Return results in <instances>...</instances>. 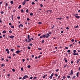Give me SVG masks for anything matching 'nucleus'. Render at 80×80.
I'll list each match as a JSON object with an SVG mask.
<instances>
[{
    "instance_id": "f257e3e1",
    "label": "nucleus",
    "mask_w": 80,
    "mask_h": 80,
    "mask_svg": "<svg viewBox=\"0 0 80 80\" xmlns=\"http://www.w3.org/2000/svg\"><path fill=\"white\" fill-rule=\"evenodd\" d=\"M28 39H26L24 41V42H27L28 43H30V42L32 41V40H34V39L33 38H30V35H28L27 37Z\"/></svg>"
},
{
    "instance_id": "f03ea898",
    "label": "nucleus",
    "mask_w": 80,
    "mask_h": 80,
    "mask_svg": "<svg viewBox=\"0 0 80 80\" xmlns=\"http://www.w3.org/2000/svg\"><path fill=\"white\" fill-rule=\"evenodd\" d=\"M27 78H28V75H25L22 78L23 80H25V79H26Z\"/></svg>"
},
{
    "instance_id": "7ed1b4c3",
    "label": "nucleus",
    "mask_w": 80,
    "mask_h": 80,
    "mask_svg": "<svg viewBox=\"0 0 80 80\" xmlns=\"http://www.w3.org/2000/svg\"><path fill=\"white\" fill-rule=\"evenodd\" d=\"M26 3V0H24L22 2V5H24Z\"/></svg>"
},
{
    "instance_id": "20e7f679",
    "label": "nucleus",
    "mask_w": 80,
    "mask_h": 80,
    "mask_svg": "<svg viewBox=\"0 0 80 80\" xmlns=\"http://www.w3.org/2000/svg\"><path fill=\"white\" fill-rule=\"evenodd\" d=\"M9 37V38H12V39L13 38H14V36H12V35L11 36H8Z\"/></svg>"
},
{
    "instance_id": "39448f33",
    "label": "nucleus",
    "mask_w": 80,
    "mask_h": 80,
    "mask_svg": "<svg viewBox=\"0 0 80 80\" xmlns=\"http://www.w3.org/2000/svg\"><path fill=\"white\" fill-rule=\"evenodd\" d=\"M22 51H20L18 50L16 51V53H17V54H18V53H20V52H22Z\"/></svg>"
},
{
    "instance_id": "423d86ee",
    "label": "nucleus",
    "mask_w": 80,
    "mask_h": 80,
    "mask_svg": "<svg viewBox=\"0 0 80 80\" xmlns=\"http://www.w3.org/2000/svg\"><path fill=\"white\" fill-rule=\"evenodd\" d=\"M74 55H78V53H73Z\"/></svg>"
},
{
    "instance_id": "0eeeda50",
    "label": "nucleus",
    "mask_w": 80,
    "mask_h": 80,
    "mask_svg": "<svg viewBox=\"0 0 80 80\" xmlns=\"http://www.w3.org/2000/svg\"><path fill=\"white\" fill-rule=\"evenodd\" d=\"M49 12L50 13H52V10H48L46 12Z\"/></svg>"
},
{
    "instance_id": "6e6552de",
    "label": "nucleus",
    "mask_w": 80,
    "mask_h": 80,
    "mask_svg": "<svg viewBox=\"0 0 80 80\" xmlns=\"http://www.w3.org/2000/svg\"><path fill=\"white\" fill-rule=\"evenodd\" d=\"M80 62V59H78L77 62V63H79V62Z\"/></svg>"
},
{
    "instance_id": "1a4fd4ad",
    "label": "nucleus",
    "mask_w": 80,
    "mask_h": 80,
    "mask_svg": "<svg viewBox=\"0 0 80 80\" xmlns=\"http://www.w3.org/2000/svg\"><path fill=\"white\" fill-rule=\"evenodd\" d=\"M78 73H79V72H78L76 74V75L77 77H78Z\"/></svg>"
},
{
    "instance_id": "9d476101",
    "label": "nucleus",
    "mask_w": 80,
    "mask_h": 80,
    "mask_svg": "<svg viewBox=\"0 0 80 80\" xmlns=\"http://www.w3.org/2000/svg\"><path fill=\"white\" fill-rule=\"evenodd\" d=\"M11 17H12V21H13V15H12Z\"/></svg>"
},
{
    "instance_id": "9b49d317",
    "label": "nucleus",
    "mask_w": 80,
    "mask_h": 80,
    "mask_svg": "<svg viewBox=\"0 0 80 80\" xmlns=\"http://www.w3.org/2000/svg\"><path fill=\"white\" fill-rule=\"evenodd\" d=\"M76 52H77V51H76V50H73V53H76Z\"/></svg>"
},
{
    "instance_id": "f8f14e48",
    "label": "nucleus",
    "mask_w": 80,
    "mask_h": 80,
    "mask_svg": "<svg viewBox=\"0 0 80 80\" xmlns=\"http://www.w3.org/2000/svg\"><path fill=\"white\" fill-rule=\"evenodd\" d=\"M42 37H43V38H45V37H46V35L44 34V35H42Z\"/></svg>"
},
{
    "instance_id": "ddd939ff",
    "label": "nucleus",
    "mask_w": 80,
    "mask_h": 80,
    "mask_svg": "<svg viewBox=\"0 0 80 80\" xmlns=\"http://www.w3.org/2000/svg\"><path fill=\"white\" fill-rule=\"evenodd\" d=\"M64 60H65V62H67L68 61L67 60V59H66V58H65L64 59Z\"/></svg>"
},
{
    "instance_id": "4468645a",
    "label": "nucleus",
    "mask_w": 80,
    "mask_h": 80,
    "mask_svg": "<svg viewBox=\"0 0 80 80\" xmlns=\"http://www.w3.org/2000/svg\"><path fill=\"white\" fill-rule=\"evenodd\" d=\"M11 28H14V27L13 26L11 25Z\"/></svg>"
},
{
    "instance_id": "2eb2a0df",
    "label": "nucleus",
    "mask_w": 80,
    "mask_h": 80,
    "mask_svg": "<svg viewBox=\"0 0 80 80\" xmlns=\"http://www.w3.org/2000/svg\"><path fill=\"white\" fill-rule=\"evenodd\" d=\"M71 73H72V74H73V72L72 71V70H71Z\"/></svg>"
},
{
    "instance_id": "dca6fc26",
    "label": "nucleus",
    "mask_w": 80,
    "mask_h": 80,
    "mask_svg": "<svg viewBox=\"0 0 80 80\" xmlns=\"http://www.w3.org/2000/svg\"><path fill=\"white\" fill-rule=\"evenodd\" d=\"M75 17H76V18H80V17L78 16H75Z\"/></svg>"
},
{
    "instance_id": "f3484780",
    "label": "nucleus",
    "mask_w": 80,
    "mask_h": 80,
    "mask_svg": "<svg viewBox=\"0 0 80 80\" xmlns=\"http://www.w3.org/2000/svg\"><path fill=\"white\" fill-rule=\"evenodd\" d=\"M2 33H6V31L4 30L2 32Z\"/></svg>"
},
{
    "instance_id": "a211bd4d",
    "label": "nucleus",
    "mask_w": 80,
    "mask_h": 80,
    "mask_svg": "<svg viewBox=\"0 0 80 80\" xmlns=\"http://www.w3.org/2000/svg\"><path fill=\"white\" fill-rule=\"evenodd\" d=\"M21 7H22V6H21V5H20L19 6V7H18V8H21Z\"/></svg>"
},
{
    "instance_id": "6ab92c4d",
    "label": "nucleus",
    "mask_w": 80,
    "mask_h": 80,
    "mask_svg": "<svg viewBox=\"0 0 80 80\" xmlns=\"http://www.w3.org/2000/svg\"><path fill=\"white\" fill-rule=\"evenodd\" d=\"M11 3V4H13V2L12 1L11 2H10Z\"/></svg>"
},
{
    "instance_id": "aec40b11",
    "label": "nucleus",
    "mask_w": 80,
    "mask_h": 80,
    "mask_svg": "<svg viewBox=\"0 0 80 80\" xmlns=\"http://www.w3.org/2000/svg\"><path fill=\"white\" fill-rule=\"evenodd\" d=\"M21 12H24V11H23V9H21Z\"/></svg>"
},
{
    "instance_id": "412c9836",
    "label": "nucleus",
    "mask_w": 80,
    "mask_h": 80,
    "mask_svg": "<svg viewBox=\"0 0 80 80\" xmlns=\"http://www.w3.org/2000/svg\"><path fill=\"white\" fill-rule=\"evenodd\" d=\"M12 71L13 72H15V69H14V68H13L12 69Z\"/></svg>"
},
{
    "instance_id": "4be33fe9",
    "label": "nucleus",
    "mask_w": 80,
    "mask_h": 80,
    "mask_svg": "<svg viewBox=\"0 0 80 80\" xmlns=\"http://www.w3.org/2000/svg\"><path fill=\"white\" fill-rule=\"evenodd\" d=\"M67 52H68V53H70V50H68L67 51Z\"/></svg>"
},
{
    "instance_id": "5701e85b",
    "label": "nucleus",
    "mask_w": 80,
    "mask_h": 80,
    "mask_svg": "<svg viewBox=\"0 0 80 80\" xmlns=\"http://www.w3.org/2000/svg\"><path fill=\"white\" fill-rule=\"evenodd\" d=\"M67 64H66L63 67L64 68H65L66 67H67Z\"/></svg>"
},
{
    "instance_id": "b1692460",
    "label": "nucleus",
    "mask_w": 80,
    "mask_h": 80,
    "mask_svg": "<svg viewBox=\"0 0 80 80\" xmlns=\"http://www.w3.org/2000/svg\"><path fill=\"white\" fill-rule=\"evenodd\" d=\"M33 13H30V15H31V16H33Z\"/></svg>"
},
{
    "instance_id": "393cba45",
    "label": "nucleus",
    "mask_w": 80,
    "mask_h": 80,
    "mask_svg": "<svg viewBox=\"0 0 80 80\" xmlns=\"http://www.w3.org/2000/svg\"><path fill=\"white\" fill-rule=\"evenodd\" d=\"M54 75V73H52V74L51 75V77H53Z\"/></svg>"
},
{
    "instance_id": "a878e982",
    "label": "nucleus",
    "mask_w": 80,
    "mask_h": 80,
    "mask_svg": "<svg viewBox=\"0 0 80 80\" xmlns=\"http://www.w3.org/2000/svg\"><path fill=\"white\" fill-rule=\"evenodd\" d=\"M66 78V77H65V76H63L62 77V78H63V79H65Z\"/></svg>"
},
{
    "instance_id": "bb28decb",
    "label": "nucleus",
    "mask_w": 80,
    "mask_h": 80,
    "mask_svg": "<svg viewBox=\"0 0 80 80\" xmlns=\"http://www.w3.org/2000/svg\"><path fill=\"white\" fill-rule=\"evenodd\" d=\"M73 60L71 61V64H73Z\"/></svg>"
},
{
    "instance_id": "cd10ccee",
    "label": "nucleus",
    "mask_w": 80,
    "mask_h": 80,
    "mask_svg": "<svg viewBox=\"0 0 80 80\" xmlns=\"http://www.w3.org/2000/svg\"><path fill=\"white\" fill-rule=\"evenodd\" d=\"M28 49H29V50H30V48H30V47L28 46Z\"/></svg>"
},
{
    "instance_id": "c85d7f7f",
    "label": "nucleus",
    "mask_w": 80,
    "mask_h": 80,
    "mask_svg": "<svg viewBox=\"0 0 80 80\" xmlns=\"http://www.w3.org/2000/svg\"><path fill=\"white\" fill-rule=\"evenodd\" d=\"M70 78V76H67L68 78Z\"/></svg>"
},
{
    "instance_id": "c756f323",
    "label": "nucleus",
    "mask_w": 80,
    "mask_h": 80,
    "mask_svg": "<svg viewBox=\"0 0 80 80\" xmlns=\"http://www.w3.org/2000/svg\"><path fill=\"white\" fill-rule=\"evenodd\" d=\"M3 66H5V65L3 64H2L1 67H3Z\"/></svg>"
},
{
    "instance_id": "7c9ffc66",
    "label": "nucleus",
    "mask_w": 80,
    "mask_h": 80,
    "mask_svg": "<svg viewBox=\"0 0 80 80\" xmlns=\"http://www.w3.org/2000/svg\"><path fill=\"white\" fill-rule=\"evenodd\" d=\"M58 70H59V69H57L56 70V72H58Z\"/></svg>"
},
{
    "instance_id": "2f4dec72",
    "label": "nucleus",
    "mask_w": 80,
    "mask_h": 80,
    "mask_svg": "<svg viewBox=\"0 0 80 80\" xmlns=\"http://www.w3.org/2000/svg\"><path fill=\"white\" fill-rule=\"evenodd\" d=\"M9 33H12V31L11 30H10L9 31Z\"/></svg>"
},
{
    "instance_id": "473e14b6",
    "label": "nucleus",
    "mask_w": 80,
    "mask_h": 80,
    "mask_svg": "<svg viewBox=\"0 0 80 80\" xmlns=\"http://www.w3.org/2000/svg\"><path fill=\"white\" fill-rule=\"evenodd\" d=\"M1 13L3 14L4 13V12H3V11H1Z\"/></svg>"
},
{
    "instance_id": "72a5a7b5",
    "label": "nucleus",
    "mask_w": 80,
    "mask_h": 80,
    "mask_svg": "<svg viewBox=\"0 0 80 80\" xmlns=\"http://www.w3.org/2000/svg\"><path fill=\"white\" fill-rule=\"evenodd\" d=\"M38 49L40 50H42V48H38Z\"/></svg>"
},
{
    "instance_id": "f704fd0d",
    "label": "nucleus",
    "mask_w": 80,
    "mask_h": 80,
    "mask_svg": "<svg viewBox=\"0 0 80 80\" xmlns=\"http://www.w3.org/2000/svg\"><path fill=\"white\" fill-rule=\"evenodd\" d=\"M49 78H50V79H52V77L51 76H50L49 77Z\"/></svg>"
},
{
    "instance_id": "c9c22d12",
    "label": "nucleus",
    "mask_w": 80,
    "mask_h": 80,
    "mask_svg": "<svg viewBox=\"0 0 80 80\" xmlns=\"http://www.w3.org/2000/svg\"><path fill=\"white\" fill-rule=\"evenodd\" d=\"M21 70H22V71H23V68H21Z\"/></svg>"
},
{
    "instance_id": "e433bc0d",
    "label": "nucleus",
    "mask_w": 80,
    "mask_h": 80,
    "mask_svg": "<svg viewBox=\"0 0 80 80\" xmlns=\"http://www.w3.org/2000/svg\"><path fill=\"white\" fill-rule=\"evenodd\" d=\"M29 45H30V46H32V45H33V44L32 43H30L29 44Z\"/></svg>"
},
{
    "instance_id": "4c0bfd02",
    "label": "nucleus",
    "mask_w": 80,
    "mask_h": 80,
    "mask_svg": "<svg viewBox=\"0 0 80 80\" xmlns=\"http://www.w3.org/2000/svg\"><path fill=\"white\" fill-rule=\"evenodd\" d=\"M0 23H2V21L1 18H0Z\"/></svg>"
},
{
    "instance_id": "58836bf2",
    "label": "nucleus",
    "mask_w": 80,
    "mask_h": 80,
    "mask_svg": "<svg viewBox=\"0 0 80 80\" xmlns=\"http://www.w3.org/2000/svg\"><path fill=\"white\" fill-rule=\"evenodd\" d=\"M40 6H41V7H43V4H40Z\"/></svg>"
},
{
    "instance_id": "ea45409f",
    "label": "nucleus",
    "mask_w": 80,
    "mask_h": 80,
    "mask_svg": "<svg viewBox=\"0 0 80 80\" xmlns=\"http://www.w3.org/2000/svg\"><path fill=\"white\" fill-rule=\"evenodd\" d=\"M45 42V41H44L43 40H42V43H44Z\"/></svg>"
},
{
    "instance_id": "a19ab883",
    "label": "nucleus",
    "mask_w": 80,
    "mask_h": 80,
    "mask_svg": "<svg viewBox=\"0 0 80 80\" xmlns=\"http://www.w3.org/2000/svg\"><path fill=\"white\" fill-rule=\"evenodd\" d=\"M78 25H77V26L75 27V28H78Z\"/></svg>"
},
{
    "instance_id": "79ce46f5",
    "label": "nucleus",
    "mask_w": 80,
    "mask_h": 80,
    "mask_svg": "<svg viewBox=\"0 0 80 80\" xmlns=\"http://www.w3.org/2000/svg\"><path fill=\"white\" fill-rule=\"evenodd\" d=\"M27 20H28V21H29V20H30V18H27Z\"/></svg>"
},
{
    "instance_id": "37998d69",
    "label": "nucleus",
    "mask_w": 80,
    "mask_h": 80,
    "mask_svg": "<svg viewBox=\"0 0 80 80\" xmlns=\"http://www.w3.org/2000/svg\"><path fill=\"white\" fill-rule=\"evenodd\" d=\"M8 6V3H6V7H7Z\"/></svg>"
},
{
    "instance_id": "c03bdc74",
    "label": "nucleus",
    "mask_w": 80,
    "mask_h": 80,
    "mask_svg": "<svg viewBox=\"0 0 80 80\" xmlns=\"http://www.w3.org/2000/svg\"><path fill=\"white\" fill-rule=\"evenodd\" d=\"M28 68H30V67H31L30 66V65L28 66Z\"/></svg>"
},
{
    "instance_id": "a18cd8bd",
    "label": "nucleus",
    "mask_w": 80,
    "mask_h": 80,
    "mask_svg": "<svg viewBox=\"0 0 80 80\" xmlns=\"http://www.w3.org/2000/svg\"><path fill=\"white\" fill-rule=\"evenodd\" d=\"M75 77H76L75 76H74L73 77H72V78H75Z\"/></svg>"
},
{
    "instance_id": "49530a36",
    "label": "nucleus",
    "mask_w": 80,
    "mask_h": 80,
    "mask_svg": "<svg viewBox=\"0 0 80 80\" xmlns=\"http://www.w3.org/2000/svg\"><path fill=\"white\" fill-rule=\"evenodd\" d=\"M57 19H59V20H62V18H57Z\"/></svg>"
},
{
    "instance_id": "de8ad7c7",
    "label": "nucleus",
    "mask_w": 80,
    "mask_h": 80,
    "mask_svg": "<svg viewBox=\"0 0 80 80\" xmlns=\"http://www.w3.org/2000/svg\"><path fill=\"white\" fill-rule=\"evenodd\" d=\"M17 18L18 19H20V17H17Z\"/></svg>"
},
{
    "instance_id": "09e8293b",
    "label": "nucleus",
    "mask_w": 80,
    "mask_h": 80,
    "mask_svg": "<svg viewBox=\"0 0 80 80\" xmlns=\"http://www.w3.org/2000/svg\"><path fill=\"white\" fill-rule=\"evenodd\" d=\"M42 22H38V24H42Z\"/></svg>"
},
{
    "instance_id": "8fccbe9b",
    "label": "nucleus",
    "mask_w": 80,
    "mask_h": 80,
    "mask_svg": "<svg viewBox=\"0 0 80 80\" xmlns=\"http://www.w3.org/2000/svg\"><path fill=\"white\" fill-rule=\"evenodd\" d=\"M20 25L21 27H23V25H22V24H20Z\"/></svg>"
},
{
    "instance_id": "3c124183",
    "label": "nucleus",
    "mask_w": 80,
    "mask_h": 80,
    "mask_svg": "<svg viewBox=\"0 0 80 80\" xmlns=\"http://www.w3.org/2000/svg\"><path fill=\"white\" fill-rule=\"evenodd\" d=\"M47 36H48V37H50V35H49V34L48 33L47 34Z\"/></svg>"
},
{
    "instance_id": "603ef678",
    "label": "nucleus",
    "mask_w": 80,
    "mask_h": 80,
    "mask_svg": "<svg viewBox=\"0 0 80 80\" xmlns=\"http://www.w3.org/2000/svg\"><path fill=\"white\" fill-rule=\"evenodd\" d=\"M55 75L56 77H58V74H55Z\"/></svg>"
},
{
    "instance_id": "864d4df0",
    "label": "nucleus",
    "mask_w": 80,
    "mask_h": 80,
    "mask_svg": "<svg viewBox=\"0 0 80 80\" xmlns=\"http://www.w3.org/2000/svg\"><path fill=\"white\" fill-rule=\"evenodd\" d=\"M6 51H7V52H8V51H9L8 49H6Z\"/></svg>"
},
{
    "instance_id": "5fc2aeb1",
    "label": "nucleus",
    "mask_w": 80,
    "mask_h": 80,
    "mask_svg": "<svg viewBox=\"0 0 80 80\" xmlns=\"http://www.w3.org/2000/svg\"><path fill=\"white\" fill-rule=\"evenodd\" d=\"M32 57L33 58V57H34V55H32Z\"/></svg>"
},
{
    "instance_id": "6e6d98bb",
    "label": "nucleus",
    "mask_w": 80,
    "mask_h": 80,
    "mask_svg": "<svg viewBox=\"0 0 80 80\" xmlns=\"http://www.w3.org/2000/svg\"><path fill=\"white\" fill-rule=\"evenodd\" d=\"M2 37H5V34H4L2 35Z\"/></svg>"
},
{
    "instance_id": "4d7b16f0",
    "label": "nucleus",
    "mask_w": 80,
    "mask_h": 80,
    "mask_svg": "<svg viewBox=\"0 0 80 80\" xmlns=\"http://www.w3.org/2000/svg\"><path fill=\"white\" fill-rule=\"evenodd\" d=\"M34 4H35V2H32V5H34Z\"/></svg>"
},
{
    "instance_id": "13d9d810",
    "label": "nucleus",
    "mask_w": 80,
    "mask_h": 80,
    "mask_svg": "<svg viewBox=\"0 0 80 80\" xmlns=\"http://www.w3.org/2000/svg\"><path fill=\"white\" fill-rule=\"evenodd\" d=\"M41 57V55H39L38 57V58H40Z\"/></svg>"
},
{
    "instance_id": "bf43d9fd",
    "label": "nucleus",
    "mask_w": 80,
    "mask_h": 80,
    "mask_svg": "<svg viewBox=\"0 0 80 80\" xmlns=\"http://www.w3.org/2000/svg\"><path fill=\"white\" fill-rule=\"evenodd\" d=\"M66 29H67V30H68V29H69V28H68V27H67L66 28Z\"/></svg>"
},
{
    "instance_id": "052dcab7",
    "label": "nucleus",
    "mask_w": 80,
    "mask_h": 80,
    "mask_svg": "<svg viewBox=\"0 0 80 80\" xmlns=\"http://www.w3.org/2000/svg\"><path fill=\"white\" fill-rule=\"evenodd\" d=\"M3 3V2H0V5H1Z\"/></svg>"
},
{
    "instance_id": "680f3d73",
    "label": "nucleus",
    "mask_w": 80,
    "mask_h": 80,
    "mask_svg": "<svg viewBox=\"0 0 80 80\" xmlns=\"http://www.w3.org/2000/svg\"><path fill=\"white\" fill-rule=\"evenodd\" d=\"M11 51H12V52H13V49H11Z\"/></svg>"
},
{
    "instance_id": "e2e57ef3",
    "label": "nucleus",
    "mask_w": 80,
    "mask_h": 80,
    "mask_svg": "<svg viewBox=\"0 0 80 80\" xmlns=\"http://www.w3.org/2000/svg\"><path fill=\"white\" fill-rule=\"evenodd\" d=\"M9 25H12V23H9Z\"/></svg>"
},
{
    "instance_id": "0e129e2a",
    "label": "nucleus",
    "mask_w": 80,
    "mask_h": 80,
    "mask_svg": "<svg viewBox=\"0 0 80 80\" xmlns=\"http://www.w3.org/2000/svg\"><path fill=\"white\" fill-rule=\"evenodd\" d=\"M26 12L27 13H28V9H27V10H26Z\"/></svg>"
},
{
    "instance_id": "69168bd1",
    "label": "nucleus",
    "mask_w": 80,
    "mask_h": 80,
    "mask_svg": "<svg viewBox=\"0 0 80 80\" xmlns=\"http://www.w3.org/2000/svg\"><path fill=\"white\" fill-rule=\"evenodd\" d=\"M25 61V59H22V61H23V62H24V61Z\"/></svg>"
},
{
    "instance_id": "338daca9",
    "label": "nucleus",
    "mask_w": 80,
    "mask_h": 80,
    "mask_svg": "<svg viewBox=\"0 0 80 80\" xmlns=\"http://www.w3.org/2000/svg\"><path fill=\"white\" fill-rule=\"evenodd\" d=\"M17 47H18L19 48H20V46H17Z\"/></svg>"
},
{
    "instance_id": "774afa93",
    "label": "nucleus",
    "mask_w": 80,
    "mask_h": 80,
    "mask_svg": "<svg viewBox=\"0 0 80 80\" xmlns=\"http://www.w3.org/2000/svg\"><path fill=\"white\" fill-rule=\"evenodd\" d=\"M32 78H33V77H30V79H32Z\"/></svg>"
}]
</instances>
